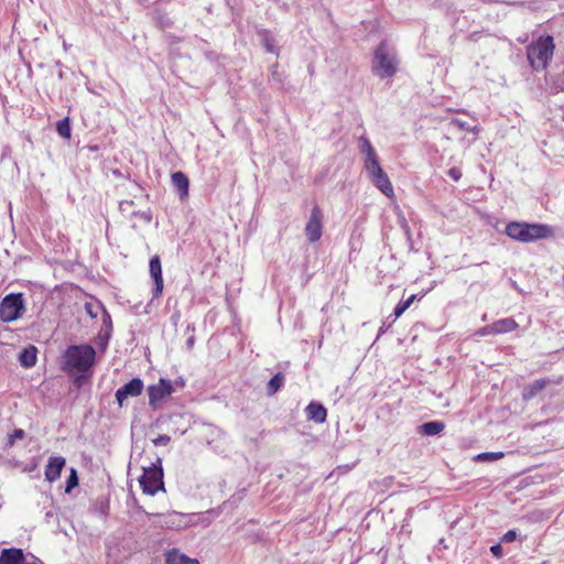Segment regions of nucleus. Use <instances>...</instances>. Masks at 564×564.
<instances>
[{"label": "nucleus", "mask_w": 564, "mask_h": 564, "mask_svg": "<svg viewBox=\"0 0 564 564\" xmlns=\"http://www.w3.org/2000/svg\"><path fill=\"white\" fill-rule=\"evenodd\" d=\"M361 145L360 152L365 155V169L369 174L371 182L379 188L386 196L393 197L394 189L387 175L380 166L379 158L370 141L366 137L360 138Z\"/></svg>", "instance_id": "f257e3e1"}, {"label": "nucleus", "mask_w": 564, "mask_h": 564, "mask_svg": "<svg viewBox=\"0 0 564 564\" xmlns=\"http://www.w3.org/2000/svg\"><path fill=\"white\" fill-rule=\"evenodd\" d=\"M555 50L551 35H541L527 46V58L535 72L545 70L553 58Z\"/></svg>", "instance_id": "f03ea898"}, {"label": "nucleus", "mask_w": 564, "mask_h": 564, "mask_svg": "<svg viewBox=\"0 0 564 564\" xmlns=\"http://www.w3.org/2000/svg\"><path fill=\"white\" fill-rule=\"evenodd\" d=\"M96 351L90 345H72L63 356V369L86 372L95 364Z\"/></svg>", "instance_id": "7ed1b4c3"}, {"label": "nucleus", "mask_w": 564, "mask_h": 564, "mask_svg": "<svg viewBox=\"0 0 564 564\" xmlns=\"http://www.w3.org/2000/svg\"><path fill=\"white\" fill-rule=\"evenodd\" d=\"M505 232L509 238L520 242H532L553 236V230L547 225L521 221L508 223Z\"/></svg>", "instance_id": "20e7f679"}, {"label": "nucleus", "mask_w": 564, "mask_h": 564, "mask_svg": "<svg viewBox=\"0 0 564 564\" xmlns=\"http://www.w3.org/2000/svg\"><path fill=\"white\" fill-rule=\"evenodd\" d=\"M139 482L145 495L154 496L159 491H165L161 458L158 457L151 466L143 467Z\"/></svg>", "instance_id": "39448f33"}, {"label": "nucleus", "mask_w": 564, "mask_h": 564, "mask_svg": "<svg viewBox=\"0 0 564 564\" xmlns=\"http://www.w3.org/2000/svg\"><path fill=\"white\" fill-rule=\"evenodd\" d=\"M398 69L395 55L389 54L387 45L382 42L375 51L372 72L380 78L392 77Z\"/></svg>", "instance_id": "423d86ee"}, {"label": "nucleus", "mask_w": 564, "mask_h": 564, "mask_svg": "<svg viewBox=\"0 0 564 564\" xmlns=\"http://www.w3.org/2000/svg\"><path fill=\"white\" fill-rule=\"evenodd\" d=\"M25 311L22 293H10L0 303V319L11 323L20 318Z\"/></svg>", "instance_id": "0eeeda50"}, {"label": "nucleus", "mask_w": 564, "mask_h": 564, "mask_svg": "<svg viewBox=\"0 0 564 564\" xmlns=\"http://www.w3.org/2000/svg\"><path fill=\"white\" fill-rule=\"evenodd\" d=\"M174 391L170 380L161 378L156 383L148 387L149 405L156 410L161 406V402L169 398Z\"/></svg>", "instance_id": "6e6552de"}, {"label": "nucleus", "mask_w": 564, "mask_h": 564, "mask_svg": "<svg viewBox=\"0 0 564 564\" xmlns=\"http://www.w3.org/2000/svg\"><path fill=\"white\" fill-rule=\"evenodd\" d=\"M323 210L318 205H314L304 229L310 242H316L321 239L323 235Z\"/></svg>", "instance_id": "1a4fd4ad"}, {"label": "nucleus", "mask_w": 564, "mask_h": 564, "mask_svg": "<svg viewBox=\"0 0 564 564\" xmlns=\"http://www.w3.org/2000/svg\"><path fill=\"white\" fill-rule=\"evenodd\" d=\"M143 388V381L139 378H133L121 388H119L115 394L119 406L121 408L128 398L139 397L142 393Z\"/></svg>", "instance_id": "9d476101"}, {"label": "nucleus", "mask_w": 564, "mask_h": 564, "mask_svg": "<svg viewBox=\"0 0 564 564\" xmlns=\"http://www.w3.org/2000/svg\"><path fill=\"white\" fill-rule=\"evenodd\" d=\"M65 465H66V460L64 457H62V456L50 457V459L45 466V470H44L45 480L48 482L56 481L61 477V473H62L63 468L65 467Z\"/></svg>", "instance_id": "9b49d317"}, {"label": "nucleus", "mask_w": 564, "mask_h": 564, "mask_svg": "<svg viewBox=\"0 0 564 564\" xmlns=\"http://www.w3.org/2000/svg\"><path fill=\"white\" fill-rule=\"evenodd\" d=\"M150 274L154 280L155 289L153 291V297H160L163 292V276L161 259L158 254H154L150 259Z\"/></svg>", "instance_id": "f8f14e48"}, {"label": "nucleus", "mask_w": 564, "mask_h": 564, "mask_svg": "<svg viewBox=\"0 0 564 564\" xmlns=\"http://www.w3.org/2000/svg\"><path fill=\"white\" fill-rule=\"evenodd\" d=\"M551 381L546 378L538 379L525 386L522 390V400L530 401L542 392Z\"/></svg>", "instance_id": "ddd939ff"}, {"label": "nucleus", "mask_w": 564, "mask_h": 564, "mask_svg": "<svg viewBox=\"0 0 564 564\" xmlns=\"http://www.w3.org/2000/svg\"><path fill=\"white\" fill-rule=\"evenodd\" d=\"M174 187L177 189L181 199H187L189 195V181L185 173L178 171L171 176Z\"/></svg>", "instance_id": "4468645a"}, {"label": "nucleus", "mask_w": 564, "mask_h": 564, "mask_svg": "<svg viewBox=\"0 0 564 564\" xmlns=\"http://www.w3.org/2000/svg\"><path fill=\"white\" fill-rule=\"evenodd\" d=\"M305 413L307 416V420L314 421L316 423H324L327 417V410L326 408L317 402H311L305 408Z\"/></svg>", "instance_id": "2eb2a0df"}, {"label": "nucleus", "mask_w": 564, "mask_h": 564, "mask_svg": "<svg viewBox=\"0 0 564 564\" xmlns=\"http://www.w3.org/2000/svg\"><path fill=\"white\" fill-rule=\"evenodd\" d=\"M24 555L21 549H4L0 554V564H22Z\"/></svg>", "instance_id": "dca6fc26"}, {"label": "nucleus", "mask_w": 564, "mask_h": 564, "mask_svg": "<svg viewBox=\"0 0 564 564\" xmlns=\"http://www.w3.org/2000/svg\"><path fill=\"white\" fill-rule=\"evenodd\" d=\"M165 563L166 564H199V561L196 558L188 557L187 555L181 553L178 550L173 549L166 553Z\"/></svg>", "instance_id": "f3484780"}, {"label": "nucleus", "mask_w": 564, "mask_h": 564, "mask_svg": "<svg viewBox=\"0 0 564 564\" xmlns=\"http://www.w3.org/2000/svg\"><path fill=\"white\" fill-rule=\"evenodd\" d=\"M20 364L25 368L35 366L37 361V349L35 346L30 345L24 348L19 356Z\"/></svg>", "instance_id": "a211bd4d"}, {"label": "nucleus", "mask_w": 564, "mask_h": 564, "mask_svg": "<svg viewBox=\"0 0 564 564\" xmlns=\"http://www.w3.org/2000/svg\"><path fill=\"white\" fill-rule=\"evenodd\" d=\"M496 335L506 334L518 329L519 324L512 317H506L494 322Z\"/></svg>", "instance_id": "6ab92c4d"}, {"label": "nucleus", "mask_w": 564, "mask_h": 564, "mask_svg": "<svg viewBox=\"0 0 564 564\" xmlns=\"http://www.w3.org/2000/svg\"><path fill=\"white\" fill-rule=\"evenodd\" d=\"M445 429V423L441 421H431L420 426V432L424 435H437Z\"/></svg>", "instance_id": "aec40b11"}, {"label": "nucleus", "mask_w": 564, "mask_h": 564, "mask_svg": "<svg viewBox=\"0 0 564 564\" xmlns=\"http://www.w3.org/2000/svg\"><path fill=\"white\" fill-rule=\"evenodd\" d=\"M284 383V375L282 372L275 373L268 382L267 393L268 395L275 394Z\"/></svg>", "instance_id": "412c9836"}, {"label": "nucleus", "mask_w": 564, "mask_h": 564, "mask_svg": "<svg viewBox=\"0 0 564 564\" xmlns=\"http://www.w3.org/2000/svg\"><path fill=\"white\" fill-rule=\"evenodd\" d=\"M56 131L62 138L69 140L72 135L69 119L64 118L63 120H59L56 123Z\"/></svg>", "instance_id": "4be33fe9"}, {"label": "nucleus", "mask_w": 564, "mask_h": 564, "mask_svg": "<svg viewBox=\"0 0 564 564\" xmlns=\"http://www.w3.org/2000/svg\"><path fill=\"white\" fill-rule=\"evenodd\" d=\"M415 299H416V295L413 294L405 301H400L394 307L393 314H394L395 318H399L412 305V303L415 301Z\"/></svg>", "instance_id": "5701e85b"}, {"label": "nucleus", "mask_w": 564, "mask_h": 564, "mask_svg": "<svg viewBox=\"0 0 564 564\" xmlns=\"http://www.w3.org/2000/svg\"><path fill=\"white\" fill-rule=\"evenodd\" d=\"M78 485V477H77V473L74 468L70 469V475L69 477L67 478V481H66V489L65 491L66 492H70V490L76 487Z\"/></svg>", "instance_id": "b1692460"}, {"label": "nucleus", "mask_w": 564, "mask_h": 564, "mask_svg": "<svg viewBox=\"0 0 564 564\" xmlns=\"http://www.w3.org/2000/svg\"><path fill=\"white\" fill-rule=\"evenodd\" d=\"M503 457L502 452H488V453H481L478 455V459L480 460H497Z\"/></svg>", "instance_id": "393cba45"}, {"label": "nucleus", "mask_w": 564, "mask_h": 564, "mask_svg": "<svg viewBox=\"0 0 564 564\" xmlns=\"http://www.w3.org/2000/svg\"><path fill=\"white\" fill-rule=\"evenodd\" d=\"M25 436V433L21 429H15L12 434L8 437V445L13 446L15 443V440H23Z\"/></svg>", "instance_id": "a878e982"}, {"label": "nucleus", "mask_w": 564, "mask_h": 564, "mask_svg": "<svg viewBox=\"0 0 564 564\" xmlns=\"http://www.w3.org/2000/svg\"><path fill=\"white\" fill-rule=\"evenodd\" d=\"M171 442V436L163 434L152 440L154 446H167Z\"/></svg>", "instance_id": "bb28decb"}, {"label": "nucleus", "mask_w": 564, "mask_h": 564, "mask_svg": "<svg viewBox=\"0 0 564 564\" xmlns=\"http://www.w3.org/2000/svg\"><path fill=\"white\" fill-rule=\"evenodd\" d=\"M476 334L479 336L496 335L494 323L479 328Z\"/></svg>", "instance_id": "cd10ccee"}, {"label": "nucleus", "mask_w": 564, "mask_h": 564, "mask_svg": "<svg viewBox=\"0 0 564 564\" xmlns=\"http://www.w3.org/2000/svg\"><path fill=\"white\" fill-rule=\"evenodd\" d=\"M447 175L453 181L458 182L462 178L463 173H462V170L459 167H452V169L448 170Z\"/></svg>", "instance_id": "c85d7f7f"}, {"label": "nucleus", "mask_w": 564, "mask_h": 564, "mask_svg": "<svg viewBox=\"0 0 564 564\" xmlns=\"http://www.w3.org/2000/svg\"><path fill=\"white\" fill-rule=\"evenodd\" d=\"M265 35H268V32H265ZM263 44H264V47L268 52H271V53H274L275 52V46H274V43H273V39L269 37V36H265L264 40H263Z\"/></svg>", "instance_id": "c756f323"}, {"label": "nucleus", "mask_w": 564, "mask_h": 564, "mask_svg": "<svg viewBox=\"0 0 564 564\" xmlns=\"http://www.w3.org/2000/svg\"><path fill=\"white\" fill-rule=\"evenodd\" d=\"M516 539H517V532L514 530H509L503 534L501 541L505 543H510V542H513Z\"/></svg>", "instance_id": "7c9ffc66"}, {"label": "nucleus", "mask_w": 564, "mask_h": 564, "mask_svg": "<svg viewBox=\"0 0 564 564\" xmlns=\"http://www.w3.org/2000/svg\"><path fill=\"white\" fill-rule=\"evenodd\" d=\"M490 551L494 554V556H496V557H501L502 556V547H501L500 544L492 545L490 547Z\"/></svg>", "instance_id": "2f4dec72"}, {"label": "nucleus", "mask_w": 564, "mask_h": 564, "mask_svg": "<svg viewBox=\"0 0 564 564\" xmlns=\"http://www.w3.org/2000/svg\"><path fill=\"white\" fill-rule=\"evenodd\" d=\"M123 204L133 205V202H132V200L122 202V203L120 204V206L122 207V206H123Z\"/></svg>", "instance_id": "473e14b6"}, {"label": "nucleus", "mask_w": 564, "mask_h": 564, "mask_svg": "<svg viewBox=\"0 0 564 564\" xmlns=\"http://www.w3.org/2000/svg\"><path fill=\"white\" fill-rule=\"evenodd\" d=\"M187 343L189 346H192L194 344V338L193 337L188 338Z\"/></svg>", "instance_id": "72a5a7b5"}, {"label": "nucleus", "mask_w": 564, "mask_h": 564, "mask_svg": "<svg viewBox=\"0 0 564 564\" xmlns=\"http://www.w3.org/2000/svg\"><path fill=\"white\" fill-rule=\"evenodd\" d=\"M272 76L278 77V74L275 72H272Z\"/></svg>", "instance_id": "f704fd0d"}, {"label": "nucleus", "mask_w": 564, "mask_h": 564, "mask_svg": "<svg viewBox=\"0 0 564 564\" xmlns=\"http://www.w3.org/2000/svg\"><path fill=\"white\" fill-rule=\"evenodd\" d=\"M272 76L278 77V74L275 72H272Z\"/></svg>", "instance_id": "c9c22d12"}, {"label": "nucleus", "mask_w": 564, "mask_h": 564, "mask_svg": "<svg viewBox=\"0 0 564 564\" xmlns=\"http://www.w3.org/2000/svg\"><path fill=\"white\" fill-rule=\"evenodd\" d=\"M541 564H549V562H547V561H544V562H542Z\"/></svg>", "instance_id": "e433bc0d"}]
</instances>
